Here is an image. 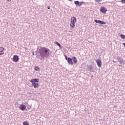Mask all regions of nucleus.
<instances>
[{
	"mask_svg": "<svg viewBox=\"0 0 125 125\" xmlns=\"http://www.w3.org/2000/svg\"><path fill=\"white\" fill-rule=\"evenodd\" d=\"M39 53L41 57H45L46 55L49 54V49L46 47H41L39 50Z\"/></svg>",
	"mask_w": 125,
	"mask_h": 125,
	"instance_id": "obj_1",
	"label": "nucleus"
},
{
	"mask_svg": "<svg viewBox=\"0 0 125 125\" xmlns=\"http://www.w3.org/2000/svg\"><path fill=\"white\" fill-rule=\"evenodd\" d=\"M67 62L70 64V65H74V64H77L78 61H77V58H76V57H73L72 58L70 57L68 58Z\"/></svg>",
	"mask_w": 125,
	"mask_h": 125,
	"instance_id": "obj_2",
	"label": "nucleus"
},
{
	"mask_svg": "<svg viewBox=\"0 0 125 125\" xmlns=\"http://www.w3.org/2000/svg\"><path fill=\"white\" fill-rule=\"evenodd\" d=\"M77 22V18L75 17H72L70 19V26L71 27V28H75L76 26L75 25V24Z\"/></svg>",
	"mask_w": 125,
	"mask_h": 125,
	"instance_id": "obj_3",
	"label": "nucleus"
},
{
	"mask_svg": "<svg viewBox=\"0 0 125 125\" xmlns=\"http://www.w3.org/2000/svg\"><path fill=\"white\" fill-rule=\"evenodd\" d=\"M100 11H101L102 13H104V14H105V13L107 12V8L104 7H102L100 8Z\"/></svg>",
	"mask_w": 125,
	"mask_h": 125,
	"instance_id": "obj_4",
	"label": "nucleus"
},
{
	"mask_svg": "<svg viewBox=\"0 0 125 125\" xmlns=\"http://www.w3.org/2000/svg\"><path fill=\"white\" fill-rule=\"evenodd\" d=\"M96 63L99 68H100L102 65V61H101V60L100 59H97Z\"/></svg>",
	"mask_w": 125,
	"mask_h": 125,
	"instance_id": "obj_5",
	"label": "nucleus"
},
{
	"mask_svg": "<svg viewBox=\"0 0 125 125\" xmlns=\"http://www.w3.org/2000/svg\"><path fill=\"white\" fill-rule=\"evenodd\" d=\"M13 60L16 63L18 62L19 60V57L17 55H14L13 58Z\"/></svg>",
	"mask_w": 125,
	"mask_h": 125,
	"instance_id": "obj_6",
	"label": "nucleus"
},
{
	"mask_svg": "<svg viewBox=\"0 0 125 125\" xmlns=\"http://www.w3.org/2000/svg\"><path fill=\"white\" fill-rule=\"evenodd\" d=\"M94 21L96 23H98V24H100L101 25H104V24H106L105 22L102 21H98L97 20H95Z\"/></svg>",
	"mask_w": 125,
	"mask_h": 125,
	"instance_id": "obj_7",
	"label": "nucleus"
},
{
	"mask_svg": "<svg viewBox=\"0 0 125 125\" xmlns=\"http://www.w3.org/2000/svg\"><path fill=\"white\" fill-rule=\"evenodd\" d=\"M19 108L21 111H25V110H26V105L24 104H20Z\"/></svg>",
	"mask_w": 125,
	"mask_h": 125,
	"instance_id": "obj_8",
	"label": "nucleus"
},
{
	"mask_svg": "<svg viewBox=\"0 0 125 125\" xmlns=\"http://www.w3.org/2000/svg\"><path fill=\"white\" fill-rule=\"evenodd\" d=\"M75 4H77L78 5V6H82L83 3V2H79V1H74Z\"/></svg>",
	"mask_w": 125,
	"mask_h": 125,
	"instance_id": "obj_9",
	"label": "nucleus"
},
{
	"mask_svg": "<svg viewBox=\"0 0 125 125\" xmlns=\"http://www.w3.org/2000/svg\"><path fill=\"white\" fill-rule=\"evenodd\" d=\"M39 80L38 79H32L30 80V83H39Z\"/></svg>",
	"mask_w": 125,
	"mask_h": 125,
	"instance_id": "obj_10",
	"label": "nucleus"
},
{
	"mask_svg": "<svg viewBox=\"0 0 125 125\" xmlns=\"http://www.w3.org/2000/svg\"><path fill=\"white\" fill-rule=\"evenodd\" d=\"M32 85L34 88H38L39 87V83H32Z\"/></svg>",
	"mask_w": 125,
	"mask_h": 125,
	"instance_id": "obj_11",
	"label": "nucleus"
},
{
	"mask_svg": "<svg viewBox=\"0 0 125 125\" xmlns=\"http://www.w3.org/2000/svg\"><path fill=\"white\" fill-rule=\"evenodd\" d=\"M4 51V48L2 46H0V53H3Z\"/></svg>",
	"mask_w": 125,
	"mask_h": 125,
	"instance_id": "obj_12",
	"label": "nucleus"
},
{
	"mask_svg": "<svg viewBox=\"0 0 125 125\" xmlns=\"http://www.w3.org/2000/svg\"><path fill=\"white\" fill-rule=\"evenodd\" d=\"M55 44H57V45H58V46H59L60 48H62V47L61 46V45H60V43L59 42H55Z\"/></svg>",
	"mask_w": 125,
	"mask_h": 125,
	"instance_id": "obj_13",
	"label": "nucleus"
},
{
	"mask_svg": "<svg viewBox=\"0 0 125 125\" xmlns=\"http://www.w3.org/2000/svg\"><path fill=\"white\" fill-rule=\"evenodd\" d=\"M102 0H95V1L97 3H99L100 4H101V1H102Z\"/></svg>",
	"mask_w": 125,
	"mask_h": 125,
	"instance_id": "obj_14",
	"label": "nucleus"
},
{
	"mask_svg": "<svg viewBox=\"0 0 125 125\" xmlns=\"http://www.w3.org/2000/svg\"><path fill=\"white\" fill-rule=\"evenodd\" d=\"M35 71H40V67H39L38 66H35Z\"/></svg>",
	"mask_w": 125,
	"mask_h": 125,
	"instance_id": "obj_15",
	"label": "nucleus"
},
{
	"mask_svg": "<svg viewBox=\"0 0 125 125\" xmlns=\"http://www.w3.org/2000/svg\"><path fill=\"white\" fill-rule=\"evenodd\" d=\"M23 125H29V123L27 121H25L23 123Z\"/></svg>",
	"mask_w": 125,
	"mask_h": 125,
	"instance_id": "obj_16",
	"label": "nucleus"
},
{
	"mask_svg": "<svg viewBox=\"0 0 125 125\" xmlns=\"http://www.w3.org/2000/svg\"><path fill=\"white\" fill-rule=\"evenodd\" d=\"M121 39H125V35L121 34Z\"/></svg>",
	"mask_w": 125,
	"mask_h": 125,
	"instance_id": "obj_17",
	"label": "nucleus"
},
{
	"mask_svg": "<svg viewBox=\"0 0 125 125\" xmlns=\"http://www.w3.org/2000/svg\"><path fill=\"white\" fill-rule=\"evenodd\" d=\"M121 2L122 3H125V0H122Z\"/></svg>",
	"mask_w": 125,
	"mask_h": 125,
	"instance_id": "obj_18",
	"label": "nucleus"
},
{
	"mask_svg": "<svg viewBox=\"0 0 125 125\" xmlns=\"http://www.w3.org/2000/svg\"><path fill=\"white\" fill-rule=\"evenodd\" d=\"M4 54V53H0V55H3Z\"/></svg>",
	"mask_w": 125,
	"mask_h": 125,
	"instance_id": "obj_19",
	"label": "nucleus"
},
{
	"mask_svg": "<svg viewBox=\"0 0 125 125\" xmlns=\"http://www.w3.org/2000/svg\"><path fill=\"white\" fill-rule=\"evenodd\" d=\"M65 59H66V60H68V59L67 58V56H65Z\"/></svg>",
	"mask_w": 125,
	"mask_h": 125,
	"instance_id": "obj_20",
	"label": "nucleus"
},
{
	"mask_svg": "<svg viewBox=\"0 0 125 125\" xmlns=\"http://www.w3.org/2000/svg\"><path fill=\"white\" fill-rule=\"evenodd\" d=\"M47 8H48V9H50V7L47 6Z\"/></svg>",
	"mask_w": 125,
	"mask_h": 125,
	"instance_id": "obj_21",
	"label": "nucleus"
},
{
	"mask_svg": "<svg viewBox=\"0 0 125 125\" xmlns=\"http://www.w3.org/2000/svg\"><path fill=\"white\" fill-rule=\"evenodd\" d=\"M7 1H11V0H6Z\"/></svg>",
	"mask_w": 125,
	"mask_h": 125,
	"instance_id": "obj_22",
	"label": "nucleus"
},
{
	"mask_svg": "<svg viewBox=\"0 0 125 125\" xmlns=\"http://www.w3.org/2000/svg\"><path fill=\"white\" fill-rule=\"evenodd\" d=\"M123 45H124V46H125V42H124V43H123Z\"/></svg>",
	"mask_w": 125,
	"mask_h": 125,
	"instance_id": "obj_23",
	"label": "nucleus"
},
{
	"mask_svg": "<svg viewBox=\"0 0 125 125\" xmlns=\"http://www.w3.org/2000/svg\"><path fill=\"white\" fill-rule=\"evenodd\" d=\"M69 0L70 1H72V0Z\"/></svg>",
	"mask_w": 125,
	"mask_h": 125,
	"instance_id": "obj_24",
	"label": "nucleus"
}]
</instances>
